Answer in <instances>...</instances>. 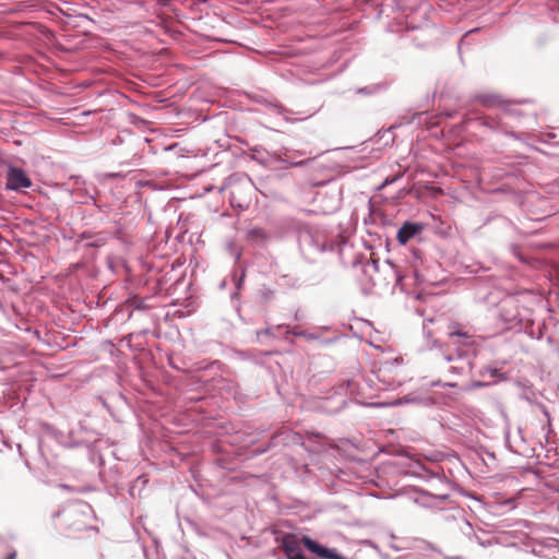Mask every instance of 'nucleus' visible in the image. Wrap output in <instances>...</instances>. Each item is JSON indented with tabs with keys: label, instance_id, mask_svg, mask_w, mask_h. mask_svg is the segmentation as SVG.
<instances>
[{
	"label": "nucleus",
	"instance_id": "obj_6",
	"mask_svg": "<svg viewBox=\"0 0 559 559\" xmlns=\"http://www.w3.org/2000/svg\"><path fill=\"white\" fill-rule=\"evenodd\" d=\"M448 334L450 337L459 336L463 338H471L472 334L462 329V325L457 322H453L449 325Z\"/></svg>",
	"mask_w": 559,
	"mask_h": 559
},
{
	"label": "nucleus",
	"instance_id": "obj_7",
	"mask_svg": "<svg viewBox=\"0 0 559 559\" xmlns=\"http://www.w3.org/2000/svg\"><path fill=\"white\" fill-rule=\"evenodd\" d=\"M248 237L253 240H265L267 238V234L261 227H253L248 231Z\"/></svg>",
	"mask_w": 559,
	"mask_h": 559
},
{
	"label": "nucleus",
	"instance_id": "obj_10",
	"mask_svg": "<svg viewBox=\"0 0 559 559\" xmlns=\"http://www.w3.org/2000/svg\"><path fill=\"white\" fill-rule=\"evenodd\" d=\"M16 558V554L15 552H11L9 554L5 559H15Z\"/></svg>",
	"mask_w": 559,
	"mask_h": 559
},
{
	"label": "nucleus",
	"instance_id": "obj_5",
	"mask_svg": "<svg viewBox=\"0 0 559 559\" xmlns=\"http://www.w3.org/2000/svg\"><path fill=\"white\" fill-rule=\"evenodd\" d=\"M304 537L299 540L295 535L287 534L283 537L282 540V548L286 555L287 558L300 552V543L302 542Z\"/></svg>",
	"mask_w": 559,
	"mask_h": 559
},
{
	"label": "nucleus",
	"instance_id": "obj_9",
	"mask_svg": "<svg viewBox=\"0 0 559 559\" xmlns=\"http://www.w3.org/2000/svg\"><path fill=\"white\" fill-rule=\"evenodd\" d=\"M287 559H307V558H306V557L304 556V554L300 551V552H298V554H296V555H294V556H292V557H289V558H287Z\"/></svg>",
	"mask_w": 559,
	"mask_h": 559
},
{
	"label": "nucleus",
	"instance_id": "obj_2",
	"mask_svg": "<svg viewBox=\"0 0 559 559\" xmlns=\"http://www.w3.org/2000/svg\"><path fill=\"white\" fill-rule=\"evenodd\" d=\"M32 180L27 174L19 167H9L7 174L5 188L8 190L20 191L32 187Z\"/></svg>",
	"mask_w": 559,
	"mask_h": 559
},
{
	"label": "nucleus",
	"instance_id": "obj_4",
	"mask_svg": "<svg viewBox=\"0 0 559 559\" xmlns=\"http://www.w3.org/2000/svg\"><path fill=\"white\" fill-rule=\"evenodd\" d=\"M423 229L420 224L405 223L397 231L396 239L401 245H406L412 238Z\"/></svg>",
	"mask_w": 559,
	"mask_h": 559
},
{
	"label": "nucleus",
	"instance_id": "obj_1",
	"mask_svg": "<svg viewBox=\"0 0 559 559\" xmlns=\"http://www.w3.org/2000/svg\"><path fill=\"white\" fill-rule=\"evenodd\" d=\"M92 520V510L88 506H83L81 510H74L71 514L70 526L78 531H86L92 536H96L98 530L90 524Z\"/></svg>",
	"mask_w": 559,
	"mask_h": 559
},
{
	"label": "nucleus",
	"instance_id": "obj_8",
	"mask_svg": "<svg viewBox=\"0 0 559 559\" xmlns=\"http://www.w3.org/2000/svg\"><path fill=\"white\" fill-rule=\"evenodd\" d=\"M308 160L309 159H307V160H293V159L289 160V159H287V162L290 164V166H301V165L306 164Z\"/></svg>",
	"mask_w": 559,
	"mask_h": 559
},
{
	"label": "nucleus",
	"instance_id": "obj_3",
	"mask_svg": "<svg viewBox=\"0 0 559 559\" xmlns=\"http://www.w3.org/2000/svg\"><path fill=\"white\" fill-rule=\"evenodd\" d=\"M304 546L310 550L311 552L318 555L319 557L323 559H346L342 555L337 554L335 550L326 548L317 542L312 540L308 536H304Z\"/></svg>",
	"mask_w": 559,
	"mask_h": 559
}]
</instances>
